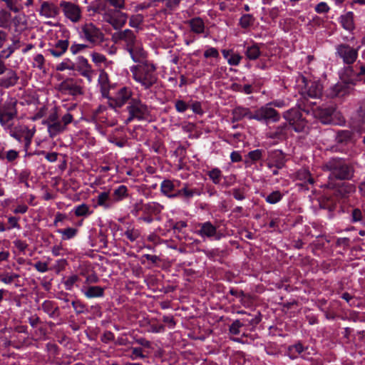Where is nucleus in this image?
<instances>
[{
  "label": "nucleus",
  "mask_w": 365,
  "mask_h": 365,
  "mask_svg": "<svg viewBox=\"0 0 365 365\" xmlns=\"http://www.w3.org/2000/svg\"><path fill=\"white\" fill-rule=\"evenodd\" d=\"M64 15L73 22H77L81 19V9L78 6L65 1L60 3Z\"/></svg>",
  "instance_id": "obj_20"
},
{
  "label": "nucleus",
  "mask_w": 365,
  "mask_h": 365,
  "mask_svg": "<svg viewBox=\"0 0 365 365\" xmlns=\"http://www.w3.org/2000/svg\"><path fill=\"white\" fill-rule=\"evenodd\" d=\"M359 46L354 48L348 43H341L335 46V56L344 65L354 64L359 56Z\"/></svg>",
  "instance_id": "obj_8"
},
{
  "label": "nucleus",
  "mask_w": 365,
  "mask_h": 365,
  "mask_svg": "<svg viewBox=\"0 0 365 365\" xmlns=\"http://www.w3.org/2000/svg\"><path fill=\"white\" fill-rule=\"evenodd\" d=\"M97 204L104 209H109L113 207L114 203L109 191L101 192L97 197Z\"/></svg>",
  "instance_id": "obj_35"
},
{
  "label": "nucleus",
  "mask_w": 365,
  "mask_h": 365,
  "mask_svg": "<svg viewBox=\"0 0 365 365\" xmlns=\"http://www.w3.org/2000/svg\"><path fill=\"white\" fill-rule=\"evenodd\" d=\"M114 205L123 200L128 196V188L125 185H121L117 188L113 190L112 194H110Z\"/></svg>",
  "instance_id": "obj_38"
},
{
  "label": "nucleus",
  "mask_w": 365,
  "mask_h": 365,
  "mask_svg": "<svg viewBox=\"0 0 365 365\" xmlns=\"http://www.w3.org/2000/svg\"><path fill=\"white\" fill-rule=\"evenodd\" d=\"M313 113L314 117L323 124H337L341 120V113L334 106H319Z\"/></svg>",
  "instance_id": "obj_7"
},
{
  "label": "nucleus",
  "mask_w": 365,
  "mask_h": 365,
  "mask_svg": "<svg viewBox=\"0 0 365 365\" xmlns=\"http://www.w3.org/2000/svg\"><path fill=\"white\" fill-rule=\"evenodd\" d=\"M75 215L77 217H86L91 214L89 207L86 204H81L75 207Z\"/></svg>",
  "instance_id": "obj_50"
},
{
  "label": "nucleus",
  "mask_w": 365,
  "mask_h": 365,
  "mask_svg": "<svg viewBox=\"0 0 365 365\" xmlns=\"http://www.w3.org/2000/svg\"><path fill=\"white\" fill-rule=\"evenodd\" d=\"M98 83L101 87L102 96L105 98L110 93V83L108 73L103 70L100 72Z\"/></svg>",
  "instance_id": "obj_36"
},
{
  "label": "nucleus",
  "mask_w": 365,
  "mask_h": 365,
  "mask_svg": "<svg viewBox=\"0 0 365 365\" xmlns=\"http://www.w3.org/2000/svg\"><path fill=\"white\" fill-rule=\"evenodd\" d=\"M195 195H200V192L197 189H189L188 184L184 183L183 187L178 190L177 198H182L184 200H189Z\"/></svg>",
  "instance_id": "obj_37"
},
{
  "label": "nucleus",
  "mask_w": 365,
  "mask_h": 365,
  "mask_svg": "<svg viewBox=\"0 0 365 365\" xmlns=\"http://www.w3.org/2000/svg\"><path fill=\"white\" fill-rule=\"evenodd\" d=\"M207 174L214 184L219 185L220 183L222 175V171L219 168H212L209 170Z\"/></svg>",
  "instance_id": "obj_45"
},
{
  "label": "nucleus",
  "mask_w": 365,
  "mask_h": 365,
  "mask_svg": "<svg viewBox=\"0 0 365 365\" xmlns=\"http://www.w3.org/2000/svg\"><path fill=\"white\" fill-rule=\"evenodd\" d=\"M255 18L252 14H243L240 19L239 25L242 29H247L253 25Z\"/></svg>",
  "instance_id": "obj_46"
},
{
  "label": "nucleus",
  "mask_w": 365,
  "mask_h": 365,
  "mask_svg": "<svg viewBox=\"0 0 365 365\" xmlns=\"http://www.w3.org/2000/svg\"><path fill=\"white\" fill-rule=\"evenodd\" d=\"M283 195L279 190H275L264 196L265 201L269 204H276L282 199Z\"/></svg>",
  "instance_id": "obj_48"
},
{
  "label": "nucleus",
  "mask_w": 365,
  "mask_h": 365,
  "mask_svg": "<svg viewBox=\"0 0 365 365\" xmlns=\"http://www.w3.org/2000/svg\"><path fill=\"white\" fill-rule=\"evenodd\" d=\"M163 207L158 202H151L144 204V213L147 215H157L163 210Z\"/></svg>",
  "instance_id": "obj_40"
},
{
  "label": "nucleus",
  "mask_w": 365,
  "mask_h": 365,
  "mask_svg": "<svg viewBox=\"0 0 365 365\" xmlns=\"http://www.w3.org/2000/svg\"><path fill=\"white\" fill-rule=\"evenodd\" d=\"M79 277L76 274H73L70 277H68L64 282L63 284L65 286V289L68 291H71L73 289V287L76 282H77L79 280Z\"/></svg>",
  "instance_id": "obj_57"
},
{
  "label": "nucleus",
  "mask_w": 365,
  "mask_h": 365,
  "mask_svg": "<svg viewBox=\"0 0 365 365\" xmlns=\"http://www.w3.org/2000/svg\"><path fill=\"white\" fill-rule=\"evenodd\" d=\"M187 24L190 26V31L196 34H202L205 33V23L200 17H195L187 21Z\"/></svg>",
  "instance_id": "obj_34"
},
{
  "label": "nucleus",
  "mask_w": 365,
  "mask_h": 365,
  "mask_svg": "<svg viewBox=\"0 0 365 365\" xmlns=\"http://www.w3.org/2000/svg\"><path fill=\"white\" fill-rule=\"evenodd\" d=\"M115 42L122 41L124 48L129 53L134 62L140 63L147 58V53L136 34L130 29L115 33L113 36Z\"/></svg>",
  "instance_id": "obj_2"
},
{
  "label": "nucleus",
  "mask_w": 365,
  "mask_h": 365,
  "mask_svg": "<svg viewBox=\"0 0 365 365\" xmlns=\"http://www.w3.org/2000/svg\"><path fill=\"white\" fill-rule=\"evenodd\" d=\"M365 220L363 212L358 207H354L350 212V221L352 223L364 222Z\"/></svg>",
  "instance_id": "obj_44"
},
{
  "label": "nucleus",
  "mask_w": 365,
  "mask_h": 365,
  "mask_svg": "<svg viewBox=\"0 0 365 365\" xmlns=\"http://www.w3.org/2000/svg\"><path fill=\"white\" fill-rule=\"evenodd\" d=\"M269 163L267 166L269 168L276 167L277 168H282L286 163V158L284 153L280 150H272L268 152Z\"/></svg>",
  "instance_id": "obj_22"
},
{
  "label": "nucleus",
  "mask_w": 365,
  "mask_h": 365,
  "mask_svg": "<svg viewBox=\"0 0 365 365\" xmlns=\"http://www.w3.org/2000/svg\"><path fill=\"white\" fill-rule=\"evenodd\" d=\"M58 89L63 94L73 96H76L83 93L82 87L75 79L72 78H67L63 80L58 85Z\"/></svg>",
  "instance_id": "obj_15"
},
{
  "label": "nucleus",
  "mask_w": 365,
  "mask_h": 365,
  "mask_svg": "<svg viewBox=\"0 0 365 365\" xmlns=\"http://www.w3.org/2000/svg\"><path fill=\"white\" fill-rule=\"evenodd\" d=\"M354 133L349 130H342L337 132L336 141L338 144L349 145L354 143Z\"/></svg>",
  "instance_id": "obj_33"
},
{
  "label": "nucleus",
  "mask_w": 365,
  "mask_h": 365,
  "mask_svg": "<svg viewBox=\"0 0 365 365\" xmlns=\"http://www.w3.org/2000/svg\"><path fill=\"white\" fill-rule=\"evenodd\" d=\"M254 120L266 123H277L280 120V114L267 103L255 110Z\"/></svg>",
  "instance_id": "obj_9"
},
{
  "label": "nucleus",
  "mask_w": 365,
  "mask_h": 365,
  "mask_svg": "<svg viewBox=\"0 0 365 365\" xmlns=\"http://www.w3.org/2000/svg\"><path fill=\"white\" fill-rule=\"evenodd\" d=\"M326 186L334 190L335 195L340 197H346L356 190L354 185L341 181H328Z\"/></svg>",
  "instance_id": "obj_14"
},
{
  "label": "nucleus",
  "mask_w": 365,
  "mask_h": 365,
  "mask_svg": "<svg viewBox=\"0 0 365 365\" xmlns=\"http://www.w3.org/2000/svg\"><path fill=\"white\" fill-rule=\"evenodd\" d=\"M16 101L10 99L5 101L0 106V123L2 125H6L13 120L17 115Z\"/></svg>",
  "instance_id": "obj_10"
},
{
  "label": "nucleus",
  "mask_w": 365,
  "mask_h": 365,
  "mask_svg": "<svg viewBox=\"0 0 365 365\" xmlns=\"http://www.w3.org/2000/svg\"><path fill=\"white\" fill-rule=\"evenodd\" d=\"M245 54L249 60L254 61L257 59L261 55L259 45L257 43H253L252 46H247L245 48Z\"/></svg>",
  "instance_id": "obj_39"
},
{
  "label": "nucleus",
  "mask_w": 365,
  "mask_h": 365,
  "mask_svg": "<svg viewBox=\"0 0 365 365\" xmlns=\"http://www.w3.org/2000/svg\"><path fill=\"white\" fill-rule=\"evenodd\" d=\"M247 190L245 186L234 187L228 192V194L232 195L237 200H243L246 198Z\"/></svg>",
  "instance_id": "obj_43"
},
{
  "label": "nucleus",
  "mask_w": 365,
  "mask_h": 365,
  "mask_svg": "<svg viewBox=\"0 0 365 365\" xmlns=\"http://www.w3.org/2000/svg\"><path fill=\"white\" fill-rule=\"evenodd\" d=\"M341 23L344 29L347 31L354 29L353 13L348 12L344 16H341Z\"/></svg>",
  "instance_id": "obj_42"
},
{
  "label": "nucleus",
  "mask_w": 365,
  "mask_h": 365,
  "mask_svg": "<svg viewBox=\"0 0 365 365\" xmlns=\"http://www.w3.org/2000/svg\"><path fill=\"white\" fill-rule=\"evenodd\" d=\"M283 118L287 123L279 125L274 130L269 132L267 133L269 138L282 140L287 138L289 128L297 133L305 132L308 128L307 120L297 108H293L287 110L283 113Z\"/></svg>",
  "instance_id": "obj_1"
},
{
  "label": "nucleus",
  "mask_w": 365,
  "mask_h": 365,
  "mask_svg": "<svg viewBox=\"0 0 365 365\" xmlns=\"http://www.w3.org/2000/svg\"><path fill=\"white\" fill-rule=\"evenodd\" d=\"M76 69L80 72L81 76L88 78L89 81H91L93 70L86 58L83 56L78 57V66Z\"/></svg>",
  "instance_id": "obj_27"
},
{
  "label": "nucleus",
  "mask_w": 365,
  "mask_h": 365,
  "mask_svg": "<svg viewBox=\"0 0 365 365\" xmlns=\"http://www.w3.org/2000/svg\"><path fill=\"white\" fill-rule=\"evenodd\" d=\"M86 48H88V46L86 44L73 43L70 47V51L75 55L83 51Z\"/></svg>",
  "instance_id": "obj_62"
},
{
  "label": "nucleus",
  "mask_w": 365,
  "mask_h": 365,
  "mask_svg": "<svg viewBox=\"0 0 365 365\" xmlns=\"http://www.w3.org/2000/svg\"><path fill=\"white\" fill-rule=\"evenodd\" d=\"M91 57H92V61L97 66L100 65L102 63L106 62V58L104 55L99 53H96V52H93V53H91Z\"/></svg>",
  "instance_id": "obj_63"
},
{
  "label": "nucleus",
  "mask_w": 365,
  "mask_h": 365,
  "mask_svg": "<svg viewBox=\"0 0 365 365\" xmlns=\"http://www.w3.org/2000/svg\"><path fill=\"white\" fill-rule=\"evenodd\" d=\"M43 123L47 125L48 132L51 138H53L64 131V125H62L61 122L58 120V115L56 111L50 113L48 118Z\"/></svg>",
  "instance_id": "obj_17"
},
{
  "label": "nucleus",
  "mask_w": 365,
  "mask_h": 365,
  "mask_svg": "<svg viewBox=\"0 0 365 365\" xmlns=\"http://www.w3.org/2000/svg\"><path fill=\"white\" fill-rule=\"evenodd\" d=\"M308 349V346H304L301 341H298L294 344L289 345L287 347V355L289 357V359L294 360L300 356L302 359H307L304 354Z\"/></svg>",
  "instance_id": "obj_23"
},
{
  "label": "nucleus",
  "mask_w": 365,
  "mask_h": 365,
  "mask_svg": "<svg viewBox=\"0 0 365 365\" xmlns=\"http://www.w3.org/2000/svg\"><path fill=\"white\" fill-rule=\"evenodd\" d=\"M298 81L303 83V87L309 97L317 98L322 95L323 86L319 81H308L306 77L302 76Z\"/></svg>",
  "instance_id": "obj_12"
},
{
  "label": "nucleus",
  "mask_w": 365,
  "mask_h": 365,
  "mask_svg": "<svg viewBox=\"0 0 365 365\" xmlns=\"http://www.w3.org/2000/svg\"><path fill=\"white\" fill-rule=\"evenodd\" d=\"M4 1L7 7L12 11L17 13L21 9V6L18 3L17 0H2Z\"/></svg>",
  "instance_id": "obj_60"
},
{
  "label": "nucleus",
  "mask_w": 365,
  "mask_h": 365,
  "mask_svg": "<svg viewBox=\"0 0 365 365\" xmlns=\"http://www.w3.org/2000/svg\"><path fill=\"white\" fill-rule=\"evenodd\" d=\"M297 178L299 180L303 181L304 183H308L313 185L314 183V179L312 176L310 172L306 169H301L297 173Z\"/></svg>",
  "instance_id": "obj_41"
},
{
  "label": "nucleus",
  "mask_w": 365,
  "mask_h": 365,
  "mask_svg": "<svg viewBox=\"0 0 365 365\" xmlns=\"http://www.w3.org/2000/svg\"><path fill=\"white\" fill-rule=\"evenodd\" d=\"M242 328H244V327L239 319H236L229 326V332L232 335H240Z\"/></svg>",
  "instance_id": "obj_53"
},
{
  "label": "nucleus",
  "mask_w": 365,
  "mask_h": 365,
  "mask_svg": "<svg viewBox=\"0 0 365 365\" xmlns=\"http://www.w3.org/2000/svg\"><path fill=\"white\" fill-rule=\"evenodd\" d=\"M180 185V180L165 179L160 184V192L168 198H177V193L179 190L178 187Z\"/></svg>",
  "instance_id": "obj_19"
},
{
  "label": "nucleus",
  "mask_w": 365,
  "mask_h": 365,
  "mask_svg": "<svg viewBox=\"0 0 365 365\" xmlns=\"http://www.w3.org/2000/svg\"><path fill=\"white\" fill-rule=\"evenodd\" d=\"M244 118H247L249 120H254V113H252L249 108L243 106H237L232 110V123L239 122Z\"/></svg>",
  "instance_id": "obj_25"
},
{
  "label": "nucleus",
  "mask_w": 365,
  "mask_h": 365,
  "mask_svg": "<svg viewBox=\"0 0 365 365\" xmlns=\"http://www.w3.org/2000/svg\"><path fill=\"white\" fill-rule=\"evenodd\" d=\"M262 320V314L257 312L256 314H252L250 313L245 314V316L240 319L239 321L244 327L245 331H252L255 329L257 324Z\"/></svg>",
  "instance_id": "obj_21"
},
{
  "label": "nucleus",
  "mask_w": 365,
  "mask_h": 365,
  "mask_svg": "<svg viewBox=\"0 0 365 365\" xmlns=\"http://www.w3.org/2000/svg\"><path fill=\"white\" fill-rule=\"evenodd\" d=\"M6 75L0 78V85L4 88H9L16 84L19 76L12 69H7Z\"/></svg>",
  "instance_id": "obj_29"
},
{
  "label": "nucleus",
  "mask_w": 365,
  "mask_h": 365,
  "mask_svg": "<svg viewBox=\"0 0 365 365\" xmlns=\"http://www.w3.org/2000/svg\"><path fill=\"white\" fill-rule=\"evenodd\" d=\"M143 61L141 64L131 66L130 71L133 79L140 83L144 89L148 90L158 82V78L154 64Z\"/></svg>",
  "instance_id": "obj_4"
},
{
  "label": "nucleus",
  "mask_w": 365,
  "mask_h": 365,
  "mask_svg": "<svg viewBox=\"0 0 365 365\" xmlns=\"http://www.w3.org/2000/svg\"><path fill=\"white\" fill-rule=\"evenodd\" d=\"M80 36L91 43H95L103 37V34L94 24L90 23L81 27Z\"/></svg>",
  "instance_id": "obj_16"
},
{
  "label": "nucleus",
  "mask_w": 365,
  "mask_h": 365,
  "mask_svg": "<svg viewBox=\"0 0 365 365\" xmlns=\"http://www.w3.org/2000/svg\"><path fill=\"white\" fill-rule=\"evenodd\" d=\"M19 274L14 272H4L0 274V281L4 284H11L16 279L19 278Z\"/></svg>",
  "instance_id": "obj_49"
},
{
  "label": "nucleus",
  "mask_w": 365,
  "mask_h": 365,
  "mask_svg": "<svg viewBox=\"0 0 365 365\" xmlns=\"http://www.w3.org/2000/svg\"><path fill=\"white\" fill-rule=\"evenodd\" d=\"M197 229L195 232L202 238H214L220 240V235L217 232V227L212 225L210 221L205 222H199L195 225Z\"/></svg>",
  "instance_id": "obj_11"
},
{
  "label": "nucleus",
  "mask_w": 365,
  "mask_h": 365,
  "mask_svg": "<svg viewBox=\"0 0 365 365\" xmlns=\"http://www.w3.org/2000/svg\"><path fill=\"white\" fill-rule=\"evenodd\" d=\"M124 235L131 242H134L138 238L139 232L138 230L134 229L128 230L125 232Z\"/></svg>",
  "instance_id": "obj_64"
},
{
  "label": "nucleus",
  "mask_w": 365,
  "mask_h": 365,
  "mask_svg": "<svg viewBox=\"0 0 365 365\" xmlns=\"http://www.w3.org/2000/svg\"><path fill=\"white\" fill-rule=\"evenodd\" d=\"M322 169L329 172L328 181L351 180L355 173L352 164L339 158H330L324 163Z\"/></svg>",
  "instance_id": "obj_3"
},
{
  "label": "nucleus",
  "mask_w": 365,
  "mask_h": 365,
  "mask_svg": "<svg viewBox=\"0 0 365 365\" xmlns=\"http://www.w3.org/2000/svg\"><path fill=\"white\" fill-rule=\"evenodd\" d=\"M264 153V151L263 150L257 149L249 152L247 155V157L252 162H256L261 160Z\"/></svg>",
  "instance_id": "obj_56"
},
{
  "label": "nucleus",
  "mask_w": 365,
  "mask_h": 365,
  "mask_svg": "<svg viewBox=\"0 0 365 365\" xmlns=\"http://www.w3.org/2000/svg\"><path fill=\"white\" fill-rule=\"evenodd\" d=\"M127 110L128 113H131L138 120H145L149 113L148 106L138 98L132 99L129 102Z\"/></svg>",
  "instance_id": "obj_13"
},
{
  "label": "nucleus",
  "mask_w": 365,
  "mask_h": 365,
  "mask_svg": "<svg viewBox=\"0 0 365 365\" xmlns=\"http://www.w3.org/2000/svg\"><path fill=\"white\" fill-rule=\"evenodd\" d=\"M319 207L323 210H327L329 212H333L336 208V204L329 198H323L319 202Z\"/></svg>",
  "instance_id": "obj_47"
},
{
  "label": "nucleus",
  "mask_w": 365,
  "mask_h": 365,
  "mask_svg": "<svg viewBox=\"0 0 365 365\" xmlns=\"http://www.w3.org/2000/svg\"><path fill=\"white\" fill-rule=\"evenodd\" d=\"M66 69L71 71L76 70L75 64L68 58H66L56 66V70L58 71H63Z\"/></svg>",
  "instance_id": "obj_51"
},
{
  "label": "nucleus",
  "mask_w": 365,
  "mask_h": 365,
  "mask_svg": "<svg viewBox=\"0 0 365 365\" xmlns=\"http://www.w3.org/2000/svg\"><path fill=\"white\" fill-rule=\"evenodd\" d=\"M71 304L76 314H81L87 311L86 304L82 303L80 300H74L71 302Z\"/></svg>",
  "instance_id": "obj_58"
},
{
  "label": "nucleus",
  "mask_w": 365,
  "mask_h": 365,
  "mask_svg": "<svg viewBox=\"0 0 365 365\" xmlns=\"http://www.w3.org/2000/svg\"><path fill=\"white\" fill-rule=\"evenodd\" d=\"M127 14L120 11H113L112 14H108L106 21L113 26L115 29L122 28L126 23Z\"/></svg>",
  "instance_id": "obj_24"
},
{
  "label": "nucleus",
  "mask_w": 365,
  "mask_h": 365,
  "mask_svg": "<svg viewBox=\"0 0 365 365\" xmlns=\"http://www.w3.org/2000/svg\"><path fill=\"white\" fill-rule=\"evenodd\" d=\"M40 14L47 18H54L59 14V9L52 3L43 1L41 6Z\"/></svg>",
  "instance_id": "obj_31"
},
{
  "label": "nucleus",
  "mask_w": 365,
  "mask_h": 365,
  "mask_svg": "<svg viewBox=\"0 0 365 365\" xmlns=\"http://www.w3.org/2000/svg\"><path fill=\"white\" fill-rule=\"evenodd\" d=\"M108 2L111 6L115 8L114 11H120L121 9H125V0H105Z\"/></svg>",
  "instance_id": "obj_61"
},
{
  "label": "nucleus",
  "mask_w": 365,
  "mask_h": 365,
  "mask_svg": "<svg viewBox=\"0 0 365 365\" xmlns=\"http://www.w3.org/2000/svg\"><path fill=\"white\" fill-rule=\"evenodd\" d=\"M354 120L358 128L365 131V99L359 103Z\"/></svg>",
  "instance_id": "obj_28"
},
{
  "label": "nucleus",
  "mask_w": 365,
  "mask_h": 365,
  "mask_svg": "<svg viewBox=\"0 0 365 365\" xmlns=\"http://www.w3.org/2000/svg\"><path fill=\"white\" fill-rule=\"evenodd\" d=\"M365 76V66L359 63L345 65L340 72V79L352 88L356 83L362 79Z\"/></svg>",
  "instance_id": "obj_5"
},
{
  "label": "nucleus",
  "mask_w": 365,
  "mask_h": 365,
  "mask_svg": "<svg viewBox=\"0 0 365 365\" xmlns=\"http://www.w3.org/2000/svg\"><path fill=\"white\" fill-rule=\"evenodd\" d=\"M105 9L106 6L98 1L92 3L91 5L87 6V11L88 12H92L91 14H94L96 13H101V11H105Z\"/></svg>",
  "instance_id": "obj_54"
},
{
  "label": "nucleus",
  "mask_w": 365,
  "mask_h": 365,
  "mask_svg": "<svg viewBox=\"0 0 365 365\" xmlns=\"http://www.w3.org/2000/svg\"><path fill=\"white\" fill-rule=\"evenodd\" d=\"M58 232L63 235V240H70L76 235L78 230L73 227H68L64 230H58Z\"/></svg>",
  "instance_id": "obj_52"
},
{
  "label": "nucleus",
  "mask_w": 365,
  "mask_h": 365,
  "mask_svg": "<svg viewBox=\"0 0 365 365\" xmlns=\"http://www.w3.org/2000/svg\"><path fill=\"white\" fill-rule=\"evenodd\" d=\"M132 91L129 88L123 86L114 93L110 92L105 98L108 99V106L117 110V109L121 108L126 103L129 104V102L134 99L132 98Z\"/></svg>",
  "instance_id": "obj_6"
},
{
  "label": "nucleus",
  "mask_w": 365,
  "mask_h": 365,
  "mask_svg": "<svg viewBox=\"0 0 365 365\" xmlns=\"http://www.w3.org/2000/svg\"><path fill=\"white\" fill-rule=\"evenodd\" d=\"M203 56L205 58H213L217 59L220 58V53L218 50L214 47L207 48L203 53Z\"/></svg>",
  "instance_id": "obj_59"
},
{
  "label": "nucleus",
  "mask_w": 365,
  "mask_h": 365,
  "mask_svg": "<svg viewBox=\"0 0 365 365\" xmlns=\"http://www.w3.org/2000/svg\"><path fill=\"white\" fill-rule=\"evenodd\" d=\"M41 309L50 318H57L61 315L58 307L52 301L45 300L41 304Z\"/></svg>",
  "instance_id": "obj_30"
},
{
  "label": "nucleus",
  "mask_w": 365,
  "mask_h": 365,
  "mask_svg": "<svg viewBox=\"0 0 365 365\" xmlns=\"http://www.w3.org/2000/svg\"><path fill=\"white\" fill-rule=\"evenodd\" d=\"M351 90L352 88L349 85H347L341 81V82H338L327 89L325 93L326 96L330 98H341L349 95Z\"/></svg>",
  "instance_id": "obj_18"
},
{
  "label": "nucleus",
  "mask_w": 365,
  "mask_h": 365,
  "mask_svg": "<svg viewBox=\"0 0 365 365\" xmlns=\"http://www.w3.org/2000/svg\"><path fill=\"white\" fill-rule=\"evenodd\" d=\"M104 288L100 286H83L81 292L87 298L102 297L104 295Z\"/></svg>",
  "instance_id": "obj_32"
},
{
  "label": "nucleus",
  "mask_w": 365,
  "mask_h": 365,
  "mask_svg": "<svg viewBox=\"0 0 365 365\" xmlns=\"http://www.w3.org/2000/svg\"><path fill=\"white\" fill-rule=\"evenodd\" d=\"M68 40H58L54 45L47 49V51L54 57H61L68 50Z\"/></svg>",
  "instance_id": "obj_26"
},
{
  "label": "nucleus",
  "mask_w": 365,
  "mask_h": 365,
  "mask_svg": "<svg viewBox=\"0 0 365 365\" xmlns=\"http://www.w3.org/2000/svg\"><path fill=\"white\" fill-rule=\"evenodd\" d=\"M144 16L142 14L133 15L129 21L130 26L138 29L143 22Z\"/></svg>",
  "instance_id": "obj_55"
}]
</instances>
